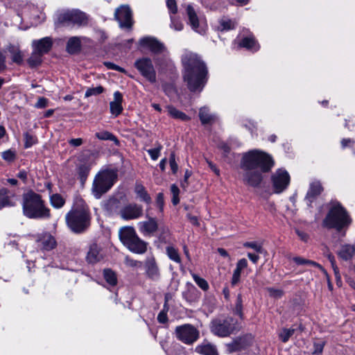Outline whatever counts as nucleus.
Instances as JSON below:
<instances>
[{
  "mask_svg": "<svg viewBox=\"0 0 355 355\" xmlns=\"http://www.w3.org/2000/svg\"><path fill=\"white\" fill-rule=\"evenodd\" d=\"M352 223V218L346 209L338 202L332 205L323 220V225L328 228H335L340 232L347 228Z\"/></svg>",
  "mask_w": 355,
  "mask_h": 355,
  "instance_id": "obj_5",
  "label": "nucleus"
},
{
  "mask_svg": "<svg viewBox=\"0 0 355 355\" xmlns=\"http://www.w3.org/2000/svg\"><path fill=\"white\" fill-rule=\"evenodd\" d=\"M166 6L169 10L170 14L175 15L178 12V7L175 0H167Z\"/></svg>",
  "mask_w": 355,
  "mask_h": 355,
  "instance_id": "obj_52",
  "label": "nucleus"
},
{
  "mask_svg": "<svg viewBox=\"0 0 355 355\" xmlns=\"http://www.w3.org/2000/svg\"><path fill=\"white\" fill-rule=\"evenodd\" d=\"M236 27V23L229 19L223 18L219 20V26L218 29L223 31H230L234 29Z\"/></svg>",
  "mask_w": 355,
  "mask_h": 355,
  "instance_id": "obj_35",
  "label": "nucleus"
},
{
  "mask_svg": "<svg viewBox=\"0 0 355 355\" xmlns=\"http://www.w3.org/2000/svg\"><path fill=\"white\" fill-rule=\"evenodd\" d=\"M169 162H170V166L171 168V170H172L173 173H175L178 171V164H177V163L175 162V155L173 153H172L171 155Z\"/></svg>",
  "mask_w": 355,
  "mask_h": 355,
  "instance_id": "obj_56",
  "label": "nucleus"
},
{
  "mask_svg": "<svg viewBox=\"0 0 355 355\" xmlns=\"http://www.w3.org/2000/svg\"><path fill=\"white\" fill-rule=\"evenodd\" d=\"M195 351L202 355H218L216 346L207 341H204L197 345Z\"/></svg>",
  "mask_w": 355,
  "mask_h": 355,
  "instance_id": "obj_24",
  "label": "nucleus"
},
{
  "mask_svg": "<svg viewBox=\"0 0 355 355\" xmlns=\"http://www.w3.org/2000/svg\"><path fill=\"white\" fill-rule=\"evenodd\" d=\"M123 96L121 92L116 91L114 93V101L110 103V112L114 116H118L123 111Z\"/></svg>",
  "mask_w": 355,
  "mask_h": 355,
  "instance_id": "obj_22",
  "label": "nucleus"
},
{
  "mask_svg": "<svg viewBox=\"0 0 355 355\" xmlns=\"http://www.w3.org/2000/svg\"><path fill=\"white\" fill-rule=\"evenodd\" d=\"M186 12L188 17V24L191 28L201 35L205 33L207 30V24L202 19L199 18L197 12L190 4L187 6Z\"/></svg>",
  "mask_w": 355,
  "mask_h": 355,
  "instance_id": "obj_12",
  "label": "nucleus"
},
{
  "mask_svg": "<svg viewBox=\"0 0 355 355\" xmlns=\"http://www.w3.org/2000/svg\"><path fill=\"white\" fill-rule=\"evenodd\" d=\"M95 136L99 140H103V141L109 140V141H113L116 146L119 145V139L116 138V136H114L112 132H110L109 131L103 130V131L98 132L95 134Z\"/></svg>",
  "mask_w": 355,
  "mask_h": 355,
  "instance_id": "obj_32",
  "label": "nucleus"
},
{
  "mask_svg": "<svg viewBox=\"0 0 355 355\" xmlns=\"http://www.w3.org/2000/svg\"><path fill=\"white\" fill-rule=\"evenodd\" d=\"M355 254V245L351 244H344L338 251V256L345 261L351 260Z\"/></svg>",
  "mask_w": 355,
  "mask_h": 355,
  "instance_id": "obj_25",
  "label": "nucleus"
},
{
  "mask_svg": "<svg viewBox=\"0 0 355 355\" xmlns=\"http://www.w3.org/2000/svg\"><path fill=\"white\" fill-rule=\"evenodd\" d=\"M58 19L61 24H74L80 26L87 24L88 17L85 12L79 10H71L60 14Z\"/></svg>",
  "mask_w": 355,
  "mask_h": 355,
  "instance_id": "obj_10",
  "label": "nucleus"
},
{
  "mask_svg": "<svg viewBox=\"0 0 355 355\" xmlns=\"http://www.w3.org/2000/svg\"><path fill=\"white\" fill-rule=\"evenodd\" d=\"M11 54L12 61L17 64H20L23 62V55L20 50L15 46H10L8 49Z\"/></svg>",
  "mask_w": 355,
  "mask_h": 355,
  "instance_id": "obj_34",
  "label": "nucleus"
},
{
  "mask_svg": "<svg viewBox=\"0 0 355 355\" xmlns=\"http://www.w3.org/2000/svg\"><path fill=\"white\" fill-rule=\"evenodd\" d=\"M138 227L139 231L146 235L155 233L158 228V225L155 218L150 217L148 220L139 222Z\"/></svg>",
  "mask_w": 355,
  "mask_h": 355,
  "instance_id": "obj_20",
  "label": "nucleus"
},
{
  "mask_svg": "<svg viewBox=\"0 0 355 355\" xmlns=\"http://www.w3.org/2000/svg\"><path fill=\"white\" fill-rule=\"evenodd\" d=\"M322 190V187L319 181H314L310 184L305 198L309 207H311V204L318 198Z\"/></svg>",
  "mask_w": 355,
  "mask_h": 355,
  "instance_id": "obj_15",
  "label": "nucleus"
},
{
  "mask_svg": "<svg viewBox=\"0 0 355 355\" xmlns=\"http://www.w3.org/2000/svg\"><path fill=\"white\" fill-rule=\"evenodd\" d=\"M22 209L29 218H49L50 210L46 207L40 195L30 191L23 194Z\"/></svg>",
  "mask_w": 355,
  "mask_h": 355,
  "instance_id": "obj_3",
  "label": "nucleus"
},
{
  "mask_svg": "<svg viewBox=\"0 0 355 355\" xmlns=\"http://www.w3.org/2000/svg\"><path fill=\"white\" fill-rule=\"evenodd\" d=\"M175 334L179 340L187 345L193 344L200 337L199 331L190 324L176 327Z\"/></svg>",
  "mask_w": 355,
  "mask_h": 355,
  "instance_id": "obj_7",
  "label": "nucleus"
},
{
  "mask_svg": "<svg viewBox=\"0 0 355 355\" xmlns=\"http://www.w3.org/2000/svg\"><path fill=\"white\" fill-rule=\"evenodd\" d=\"M36 241L37 248L46 251L53 249L56 244L55 239L49 234H44L39 236Z\"/></svg>",
  "mask_w": 355,
  "mask_h": 355,
  "instance_id": "obj_17",
  "label": "nucleus"
},
{
  "mask_svg": "<svg viewBox=\"0 0 355 355\" xmlns=\"http://www.w3.org/2000/svg\"><path fill=\"white\" fill-rule=\"evenodd\" d=\"M119 215L125 220L137 219L143 215V208L136 203H129L119 210Z\"/></svg>",
  "mask_w": 355,
  "mask_h": 355,
  "instance_id": "obj_14",
  "label": "nucleus"
},
{
  "mask_svg": "<svg viewBox=\"0 0 355 355\" xmlns=\"http://www.w3.org/2000/svg\"><path fill=\"white\" fill-rule=\"evenodd\" d=\"M243 301L241 295H238L236 298V302L235 307L234 309V313L236 315H238L239 317L242 318L243 315Z\"/></svg>",
  "mask_w": 355,
  "mask_h": 355,
  "instance_id": "obj_46",
  "label": "nucleus"
},
{
  "mask_svg": "<svg viewBox=\"0 0 355 355\" xmlns=\"http://www.w3.org/2000/svg\"><path fill=\"white\" fill-rule=\"evenodd\" d=\"M135 192L137 198H139L141 201H143L148 205L151 203V198L148 193L147 192V191L146 190L145 187L142 184H136L135 188Z\"/></svg>",
  "mask_w": 355,
  "mask_h": 355,
  "instance_id": "obj_27",
  "label": "nucleus"
},
{
  "mask_svg": "<svg viewBox=\"0 0 355 355\" xmlns=\"http://www.w3.org/2000/svg\"><path fill=\"white\" fill-rule=\"evenodd\" d=\"M235 329V324L232 318L216 319L210 324L211 333L219 337H227Z\"/></svg>",
  "mask_w": 355,
  "mask_h": 355,
  "instance_id": "obj_8",
  "label": "nucleus"
},
{
  "mask_svg": "<svg viewBox=\"0 0 355 355\" xmlns=\"http://www.w3.org/2000/svg\"><path fill=\"white\" fill-rule=\"evenodd\" d=\"M48 103L49 101L47 98L44 97H40L38 98L35 106L37 108H44L48 105Z\"/></svg>",
  "mask_w": 355,
  "mask_h": 355,
  "instance_id": "obj_55",
  "label": "nucleus"
},
{
  "mask_svg": "<svg viewBox=\"0 0 355 355\" xmlns=\"http://www.w3.org/2000/svg\"><path fill=\"white\" fill-rule=\"evenodd\" d=\"M324 344L323 343H315L313 354H321L323 351Z\"/></svg>",
  "mask_w": 355,
  "mask_h": 355,
  "instance_id": "obj_62",
  "label": "nucleus"
},
{
  "mask_svg": "<svg viewBox=\"0 0 355 355\" xmlns=\"http://www.w3.org/2000/svg\"><path fill=\"white\" fill-rule=\"evenodd\" d=\"M270 180L273 193L279 194L288 187L291 177L287 171L284 168H278L271 175Z\"/></svg>",
  "mask_w": 355,
  "mask_h": 355,
  "instance_id": "obj_9",
  "label": "nucleus"
},
{
  "mask_svg": "<svg viewBox=\"0 0 355 355\" xmlns=\"http://www.w3.org/2000/svg\"><path fill=\"white\" fill-rule=\"evenodd\" d=\"M191 275L196 284L204 291H207L209 288L208 282L197 274L191 272Z\"/></svg>",
  "mask_w": 355,
  "mask_h": 355,
  "instance_id": "obj_39",
  "label": "nucleus"
},
{
  "mask_svg": "<svg viewBox=\"0 0 355 355\" xmlns=\"http://www.w3.org/2000/svg\"><path fill=\"white\" fill-rule=\"evenodd\" d=\"M117 179V173L113 170H105L99 172L93 181L92 191L96 198H100L107 192Z\"/></svg>",
  "mask_w": 355,
  "mask_h": 355,
  "instance_id": "obj_6",
  "label": "nucleus"
},
{
  "mask_svg": "<svg viewBox=\"0 0 355 355\" xmlns=\"http://www.w3.org/2000/svg\"><path fill=\"white\" fill-rule=\"evenodd\" d=\"M240 46L245 47L252 51H257L259 49V45L253 37H246L242 40Z\"/></svg>",
  "mask_w": 355,
  "mask_h": 355,
  "instance_id": "obj_30",
  "label": "nucleus"
},
{
  "mask_svg": "<svg viewBox=\"0 0 355 355\" xmlns=\"http://www.w3.org/2000/svg\"><path fill=\"white\" fill-rule=\"evenodd\" d=\"M91 216L89 208L83 203L77 205L66 215L69 229L75 233H83L89 227Z\"/></svg>",
  "mask_w": 355,
  "mask_h": 355,
  "instance_id": "obj_4",
  "label": "nucleus"
},
{
  "mask_svg": "<svg viewBox=\"0 0 355 355\" xmlns=\"http://www.w3.org/2000/svg\"><path fill=\"white\" fill-rule=\"evenodd\" d=\"M8 193L9 191L6 188L0 189V209L6 207L15 205V203L11 201Z\"/></svg>",
  "mask_w": 355,
  "mask_h": 355,
  "instance_id": "obj_29",
  "label": "nucleus"
},
{
  "mask_svg": "<svg viewBox=\"0 0 355 355\" xmlns=\"http://www.w3.org/2000/svg\"><path fill=\"white\" fill-rule=\"evenodd\" d=\"M1 157L5 161L12 162L16 158V153L14 150L9 149L2 153Z\"/></svg>",
  "mask_w": 355,
  "mask_h": 355,
  "instance_id": "obj_49",
  "label": "nucleus"
},
{
  "mask_svg": "<svg viewBox=\"0 0 355 355\" xmlns=\"http://www.w3.org/2000/svg\"><path fill=\"white\" fill-rule=\"evenodd\" d=\"M24 147L26 148H28L31 147L33 145L35 144L37 142V139L35 135H33L28 132H26L24 135Z\"/></svg>",
  "mask_w": 355,
  "mask_h": 355,
  "instance_id": "obj_45",
  "label": "nucleus"
},
{
  "mask_svg": "<svg viewBox=\"0 0 355 355\" xmlns=\"http://www.w3.org/2000/svg\"><path fill=\"white\" fill-rule=\"evenodd\" d=\"M199 117L202 124L210 123L216 119L215 115L209 113V110L207 107H202L200 109Z\"/></svg>",
  "mask_w": 355,
  "mask_h": 355,
  "instance_id": "obj_31",
  "label": "nucleus"
},
{
  "mask_svg": "<svg viewBox=\"0 0 355 355\" xmlns=\"http://www.w3.org/2000/svg\"><path fill=\"white\" fill-rule=\"evenodd\" d=\"M295 333L294 329H283L279 334V339L283 343H286Z\"/></svg>",
  "mask_w": 355,
  "mask_h": 355,
  "instance_id": "obj_43",
  "label": "nucleus"
},
{
  "mask_svg": "<svg viewBox=\"0 0 355 355\" xmlns=\"http://www.w3.org/2000/svg\"><path fill=\"white\" fill-rule=\"evenodd\" d=\"M126 247L134 253L144 254L147 250V243L138 236L134 239Z\"/></svg>",
  "mask_w": 355,
  "mask_h": 355,
  "instance_id": "obj_23",
  "label": "nucleus"
},
{
  "mask_svg": "<svg viewBox=\"0 0 355 355\" xmlns=\"http://www.w3.org/2000/svg\"><path fill=\"white\" fill-rule=\"evenodd\" d=\"M104 89L102 86H98L96 87H91L87 89L85 92V97H89L94 95H98L103 93Z\"/></svg>",
  "mask_w": 355,
  "mask_h": 355,
  "instance_id": "obj_48",
  "label": "nucleus"
},
{
  "mask_svg": "<svg viewBox=\"0 0 355 355\" xmlns=\"http://www.w3.org/2000/svg\"><path fill=\"white\" fill-rule=\"evenodd\" d=\"M354 144V141L351 139H343L341 141V145L343 148H346L352 146Z\"/></svg>",
  "mask_w": 355,
  "mask_h": 355,
  "instance_id": "obj_64",
  "label": "nucleus"
},
{
  "mask_svg": "<svg viewBox=\"0 0 355 355\" xmlns=\"http://www.w3.org/2000/svg\"><path fill=\"white\" fill-rule=\"evenodd\" d=\"M267 290L269 293L270 296L276 299L281 298L284 295V291L281 289L268 288Z\"/></svg>",
  "mask_w": 355,
  "mask_h": 355,
  "instance_id": "obj_51",
  "label": "nucleus"
},
{
  "mask_svg": "<svg viewBox=\"0 0 355 355\" xmlns=\"http://www.w3.org/2000/svg\"><path fill=\"white\" fill-rule=\"evenodd\" d=\"M244 340L241 338L235 339L233 342L228 344V348L230 351H239L244 347Z\"/></svg>",
  "mask_w": 355,
  "mask_h": 355,
  "instance_id": "obj_42",
  "label": "nucleus"
},
{
  "mask_svg": "<svg viewBox=\"0 0 355 355\" xmlns=\"http://www.w3.org/2000/svg\"><path fill=\"white\" fill-rule=\"evenodd\" d=\"M162 149L161 144H157V146L155 148L147 150L148 153L153 160H157L160 155V151Z\"/></svg>",
  "mask_w": 355,
  "mask_h": 355,
  "instance_id": "obj_47",
  "label": "nucleus"
},
{
  "mask_svg": "<svg viewBox=\"0 0 355 355\" xmlns=\"http://www.w3.org/2000/svg\"><path fill=\"white\" fill-rule=\"evenodd\" d=\"M80 49V40L77 37H71L67 44V51L73 54L77 53Z\"/></svg>",
  "mask_w": 355,
  "mask_h": 355,
  "instance_id": "obj_33",
  "label": "nucleus"
},
{
  "mask_svg": "<svg viewBox=\"0 0 355 355\" xmlns=\"http://www.w3.org/2000/svg\"><path fill=\"white\" fill-rule=\"evenodd\" d=\"M125 263H126L127 266H130V267H140V266H141V262H140L139 261H137V260H134V259H130L128 257L125 258Z\"/></svg>",
  "mask_w": 355,
  "mask_h": 355,
  "instance_id": "obj_57",
  "label": "nucleus"
},
{
  "mask_svg": "<svg viewBox=\"0 0 355 355\" xmlns=\"http://www.w3.org/2000/svg\"><path fill=\"white\" fill-rule=\"evenodd\" d=\"M105 65L108 68V69H114V70H116V71H120V72H124L125 70L124 69H123L122 67H119V66H117L115 64L112 63V62H105Z\"/></svg>",
  "mask_w": 355,
  "mask_h": 355,
  "instance_id": "obj_58",
  "label": "nucleus"
},
{
  "mask_svg": "<svg viewBox=\"0 0 355 355\" xmlns=\"http://www.w3.org/2000/svg\"><path fill=\"white\" fill-rule=\"evenodd\" d=\"M171 28L178 31L182 30V23L173 15H171Z\"/></svg>",
  "mask_w": 355,
  "mask_h": 355,
  "instance_id": "obj_50",
  "label": "nucleus"
},
{
  "mask_svg": "<svg viewBox=\"0 0 355 355\" xmlns=\"http://www.w3.org/2000/svg\"><path fill=\"white\" fill-rule=\"evenodd\" d=\"M50 201L51 205L57 209L61 208L65 202V200L62 196L58 193L52 195L50 198Z\"/></svg>",
  "mask_w": 355,
  "mask_h": 355,
  "instance_id": "obj_40",
  "label": "nucleus"
},
{
  "mask_svg": "<svg viewBox=\"0 0 355 355\" xmlns=\"http://www.w3.org/2000/svg\"><path fill=\"white\" fill-rule=\"evenodd\" d=\"M156 205L159 207L160 211H162L164 205V194L162 193H157L156 198Z\"/></svg>",
  "mask_w": 355,
  "mask_h": 355,
  "instance_id": "obj_54",
  "label": "nucleus"
},
{
  "mask_svg": "<svg viewBox=\"0 0 355 355\" xmlns=\"http://www.w3.org/2000/svg\"><path fill=\"white\" fill-rule=\"evenodd\" d=\"M184 71V80L191 92H201L207 80V69L196 53L185 51L182 57Z\"/></svg>",
  "mask_w": 355,
  "mask_h": 355,
  "instance_id": "obj_2",
  "label": "nucleus"
},
{
  "mask_svg": "<svg viewBox=\"0 0 355 355\" xmlns=\"http://www.w3.org/2000/svg\"><path fill=\"white\" fill-rule=\"evenodd\" d=\"M69 145L73 147H78L83 144V140L81 138L71 139L69 141Z\"/></svg>",
  "mask_w": 355,
  "mask_h": 355,
  "instance_id": "obj_60",
  "label": "nucleus"
},
{
  "mask_svg": "<svg viewBox=\"0 0 355 355\" xmlns=\"http://www.w3.org/2000/svg\"><path fill=\"white\" fill-rule=\"evenodd\" d=\"M146 271L148 277L153 280L158 279L159 271L154 259H149L146 262Z\"/></svg>",
  "mask_w": 355,
  "mask_h": 355,
  "instance_id": "obj_26",
  "label": "nucleus"
},
{
  "mask_svg": "<svg viewBox=\"0 0 355 355\" xmlns=\"http://www.w3.org/2000/svg\"><path fill=\"white\" fill-rule=\"evenodd\" d=\"M243 246L252 248L257 252H261L262 250L261 245L257 242H246L243 244Z\"/></svg>",
  "mask_w": 355,
  "mask_h": 355,
  "instance_id": "obj_53",
  "label": "nucleus"
},
{
  "mask_svg": "<svg viewBox=\"0 0 355 355\" xmlns=\"http://www.w3.org/2000/svg\"><path fill=\"white\" fill-rule=\"evenodd\" d=\"M275 165L272 156L258 149L248 150L242 154L240 168L243 182L248 186L259 187L262 181V173L269 172Z\"/></svg>",
  "mask_w": 355,
  "mask_h": 355,
  "instance_id": "obj_1",
  "label": "nucleus"
},
{
  "mask_svg": "<svg viewBox=\"0 0 355 355\" xmlns=\"http://www.w3.org/2000/svg\"><path fill=\"white\" fill-rule=\"evenodd\" d=\"M53 46V40L50 37H45L40 40H33L32 46L33 49L40 52L42 55L47 53Z\"/></svg>",
  "mask_w": 355,
  "mask_h": 355,
  "instance_id": "obj_16",
  "label": "nucleus"
},
{
  "mask_svg": "<svg viewBox=\"0 0 355 355\" xmlns=\"http://www.w3.org/2000/svg\"><path fill=\"white\" fill-rule=\"evenodd\" d=\"M157 320L159 321V322L162 323V324L166 322L167 320H168V317H167L166 311H165L164 310L162 311L158 314Z\"/></svg>",
  "mask_w": 355,
  "mask_h": 355,
  "instance_id": "obj_59",
  "label": "nucleus"
},
{
  "mask_svg": "<svg viewBox=\"0 0 355 355\" xmlns=\"http://www.w3.org/2000/svg\"><path fill=\"white\" fill-rule=\"evenodd\" d=\"M104 257V253L101 247L94 243L90 245L86 259L89 263H96L101 261Z\"/></svg>",
  "mask_w": 355,
  "mask_h": 355,
  "instance_id": "obj_18",
  "label": "nucleus"
},
{
  "mask_svg": "<svg viewBox=\"0 0 355 355\" xmlns=\"http://www.w3.org/2000/svg\"><path fill=\"white\" fill-rule=\"evenodd\" d=\"M140 44L146 46L154 53H161L165 50L163 44L153 37H144L141 39Z\"/></svg>",
  "mask_w": 355,
  "mask_h": 355,
  "instance_id": "obj_19",
  "label": "nucleus"
},
{
  "mask_svg": "<svg viewBox=\"0 0 355 355\" xmlns=\"http://www.w3.org/2000/svg\"><path fill=\"white\" fill-rule=\"evenodd\" d=\"M6 68V55L0 51V73L5 70Z\"/></svg>",
  "mask_w": 355,
  "mask_h": 355,
  "instance_id": "obj_61",
  "label": "nucleus"
},
{
  "mask_svg": "<svg viewBox=\"0 0 355 355\" xmlns=\"http://www.w3.org/2000/svg\"><path fill=\"white\" fill-rule=\"evenodd\" d=\"M248 266V261L245 259H241L239 260V261L236 263V266L239 269H241V270L244 268H247Z\"/></svg>",
  "mask_w": 355,
  "mask_h": 355,
  "instance_id": "obj_63",
  "label": "nucleus"
},
{
  "mask_svg": "<svg viewBox=\"0 0 355 355\" xmlns=\"http://www.w3.org/2000/svg\"><path fill=\"white\" fill-rule=\"evenodd\" d=\"M42 54L36 50L33 49V51L28 59V63L32 67L39 65L42 62Z\"/></svg>",
  "mask_w": 355,
  "mask_h": 355,
  "instance_id": "obj_38",
  "label": "nucleus"
},
{
  "mask_svg": "<svg viewBox=\"0 0 355 355\" xmlns=\"http://www.w3.org/2000/svg\"><path fill=\"white\" fill-rule=\"evenodd\" d=\"M89 171H90L89 166H88L85 164H81L78 168V177H79V179H80L82 184H84L85 181L87 180L88 175L89 173Z\"/></svg>",
  "mask_w": 355,
  "mask_h": 355,
  "instance_id": "obj_36",
  "label": "nucleus"
},
{
  "mask_svg": "<svg viewBox=\"0 0 355 355\" xmlns=\"http://www.w3.org/2000/svg\"><path fill=\"white\" fill-rule=\"evenodd\" d=\"M166 254L169 259L172 261L178 263H181V259L178 251L175 248L172 246H168L166 248Z\"/></svg>",
  "mask_w": 355,
  "mask_h": 355,
  "instance_id": "obj_41",
  "label": "nucleus"
},
{
  "mask_svg": "<svg viewBox=\"0 0 355 355\" xmlns=\"http://www.w3.org/2000/svg\"><path fill=\"white\" fill-rule=\"evenodd\" d=\"M104 279L110 286H115L117 284V277L114 271L110 269H105L103 270Z\"/></svg>",
  "mask_w": 355,
  "mask_h": 355,
  "instance_id": "obj_37",
  "label": "nucleus"
},
{
  "mask_svg": "<svg viewBox=\"0 0 355 355\" xmlns=\"http://www.w3.org/2000/svg\"><path fill=\"white\" fill-rule=\"evenodd\" d=\"M166 110L169 116L173 119H180L183 121H187L190 119L189 116H188L186 114L180 111L172 105H167Z\"/></svg>",
  "mask_w": 355,
  "mask_h": 355,
  "instance_id": "obj_28",
  "label": "nucleus"
},
{
  "mask_svg": "<svg viewBox=\"0 0 355 355\" xmlns=\"http://www.w3.org/2000/svg\"><path fill=\"white\" fill-rule=\"evenodd\" d=\"M135 67L148 81L152 83L156 81V73L150 59H139L135 62Z\"/></svg>",
  "mask_w": 355,
  "mask_h": 355,
  "instance_id": "obj_11",
  "label": "nucleus"
},
{
  "mask_svg": "<svg viewBox=\"0 0 355 355\" xmlns=\"http://www.w3.org/2000/svg\"><path fill=\"white\" fill-rule=\"evenodd\" d=\"M132 10L128 5H122L116 9L114 17L122 28H130L133 21L132 17Z\"/></svg>",
  "mask_w": 355,
  "mask_h": 355,
  "instance_id": "obj_13",
  "label": "nucleus"
},
{
  "mask_svg": "<svg viewBox=\"0 0 355 355\" xmlns=\"http://www.w3.org/2000/svg\"><path fill=\"white\" fill-rule=\"evenodd\" d=\"M119 239L123 244L126 246L138 236L132 227L127 226L121 227L119 232Z\"/></svg>",
  "mask_w": 355,
  "mask_h": 355,
  "instance_id": "obj_21",
  "label": "nucleus"
},
{
  "mask_svg": "<svg viewBox=\"0 0 355 355\" xmlns=\"http://www.w3.org/2000/svg\"><path fill=\"white\" fill-rule=\"evenodd\" d=\"M293 260L295 263H296L297 265H309V266H313L318 268H321L320 265L317 263L315 261L304 259L300 257H295L293 258Z\"/></svg>",
  "mask_w": 355,
  "mask_h": 355,
  "instance_id": "obj_44",
  "label": "nucleus"
}]
</instances>
